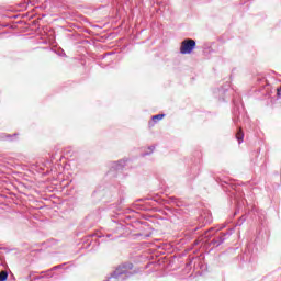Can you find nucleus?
<instances>
[{
	"label": "nucleus",
	"mask_w": 281,
	"mask_h": 281,
	"mask_svg": "<svg viewBox=\"0 0 281 281\" xmlns=\"http://www.w3.org/2000/svg\"><path fill=\"white\" fill-rule=\"evenodd\" d=\"M196 47V42L192 38H187L181 42L180 54H192Z\"/></svg>",
	"instance_id": "1"
},
{
	"label": "nucleus",
	"mask_w": 281,
	"mask_h": 281,
	"mask_svg": "<svg viewBox=\"0 0 281 281\" xmlns=\"http://www.w3.org/2000/svg\"><path fill=\"white\" fill-rule=\"evenodd\" d=\"M128 269H133L132 263L119 266V268L116 269V272L117 273H126V271H128Z\"/></svg>",
	"instance_id": "2"
},
{
	"label": "nucleus",
	"mask_w": 281,
	"mask_h": 281,
	"mask_svg": "<svg viewBox=\"0 0 281 281\" xmlns=\"http://www.w3.org/2000/svg\"><path fill=\"white\" fill-rule=\"evenodd\" d=\"M236 139H238L239 144L245 139V133H243V127H239L238 132L236 133Z\"/></svg>",
	"instance_id": "3"
},
{
	"label": "nucleus",
	"mask_w": 281,
	"mask_h": 281,
	"mask_svg": "<svg viewBox=\"0 0 281 281\" xmlns=\"http://www.w3.org/2000/svg\"><path fill=\"white\" fill-rule=\"evenodd\" d=\"M165 114H157L151 117L153 122H157V120H164Z\"/></svg>",
	"instance_id": "4"
},
{
	"label": "nucleus",
	"mask_w": 281,
	"mask_h": 281,
	"mask_svg": "<svg viewBox=\"0 0 281 281\" xmlns=\"http://www.w3.org/2000/svg\"><path fill=\"white\" fill-rule=\"evenodd\" d=\"M8 280V272L1 271L0 272V281H7Z\"/></svg>",
	"instance_id": "5"
},
{
	"label": "nucleus",
	"mask_w": 281,
	"mask_h": 281,
	"mask_svg": "<svg viewBox=\"0 0 281 281\" xmlns=\"http://www.w3.org/2000/svg\"><path fill=\"white\" fill-rule=\"evenodd\" d=\"M281 93V87L277 89V95H280Z\"/></svg>",
	"instance_id": "6"
}]
</instances>
